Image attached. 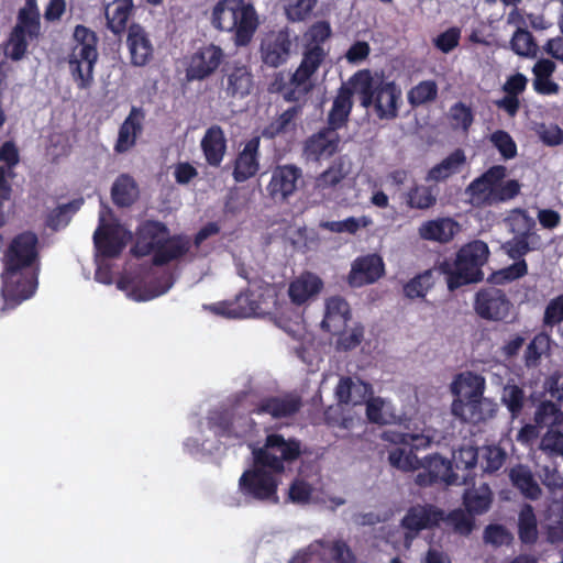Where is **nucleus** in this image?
Segmentation results:
<instances>
[{
  "label": "nucleus",
  "mask_w": 563,
  "mask_h": 563,
  "mask_svg": "<svg viewBox=\"0 0 563 563\" xmlns=\"http://www.w3.org/2000/svg\"><path fill=\"white\" fill-rule=\"evenodd\" d=\"M331 34L329 22L313 23L302 36L300 64L290 76L285 71H276L268 84V91L283 95L288 102H297L308 95L313 88L311 78L328 57L329 52L324 48V44Z\"/></svg>",
  "instance_id": "obj_1"
},
{
  "label": "nucleus",
  "mask_w": 563,
  "mask_h": 563,
  "mask_svg": "<svg viewBox=\"0 0 563 563\" xmlns=\"http://www.w3.org/2000/svg\"><path fill=\"white\" fill-rule=\"evenodd\" d=\"M38 238L32 231L15 235L4 253V287L22 300L30 298L36 288L34 276L22 278V269L31 267L38 257Z\"/></svg>",
  "instance_id": "obj_2"
},
{
  "label": "nucleus",
  "mask_w": 563,
  "mask_h": 563,
  "mask_svg": "<svg viewBox=\"0 0 563 563\" xmlns=\"http://www.w3.org/2000/svg\"><path fill=\"white\" fill-rule=\"evenodd\" d=\"M349 84L353 86L363 108H373L380 120H394L398 117L401 103V89L395 81L384 76H373L369 69L353 74Z\"/></svg>",
  "instance_id": "obj_3"
},
{
  "label": "nucleus",
  "mask_w": 563,
  "mask_h": 563,
  "mask_svg": "<svg viewBox=\"0 0 563 563\" xmlns=\"http://www.w3.org/2000/svg\"><path fill=\"white\" fill-rule=\"evenodd\" d=\"M507 168L494 165L473 179L465 188L467 202L474 208H486L508 202L520 194L517 179H506Z\"/></svg>",
  "instance_id": "obj_4"
},
{
  "label": "nucleus",
  "mask_w": 563,
  "mask_h": 563,
  "mask_svg": "<svg viewBox=\"0 0 563 563\" xmlns=\"http://www.w3.org/2000/svg\"><path fill=\"white\" fill-rule=\"evenodd\" d=\"M211 23L217 30L232 33L236 46H246L258 26V18L245 0H220L212 9Z\"/></svg>",
  "instance_id": "obj_5"
},
{
  "label": "nucleus",
  "mask_w": 563,
  "mask_h": 563,
  "mask_svg": "<svg viewBox=\"0 0 563 563\" xmlns=\"http://www.w3.org/2000/svg\"><path fill=\"white\" fill-rule=\"evenodd\" d=\"M75 45L68 55L67 64L76 87L90 89L93 85V70L98 62V36L91 29L78 24L73 33Z\"/></svg>",
  "instance_id": "obj_6"
},
{
  "label": "nucleus",
  "mask_w": 563,
  "mask_h": 563,
  "mask_svg": "<svg viewBox=\"0 0 563 563\" xmlns=\"http://www.w3.org/2000/svg\"><path fill=\"white\" fill-rule=\"evenodd\" d=\"M489 255L487 244L475 240L462 246L456 253L454 268L444 271L448 274V288L455 290L464 285L482 282L483 265Z\"/></svg>",
  "instance_id": "obj_7"
},
{
  "label": "nucleus",
  "mask_w": 563,
  "mask_h": 563,
  "mask_svg": "<svg viewBox=\"0 0 563 563\" xmlns=\"http://www.w3.org/2000/svg\"><path fill=\"white\" fill-rule=\"evenodd\" d=\"M302 455V443L294 437L286 438L279 432L266 435L262 446L252 449V456L257 464L268 466L274 472L285 473L286 464H292Z\"/></svg>",
  "instance_id": "obj_8"
},
{
  "label": "nucleus",
  "mask_w": 563,
  "mask_h": 563,
  "mask_svg": "<svg viewBox=\"0 0 563 563\" xmlns=\"http://www.w3.org/2000/svg\"><path fill=\"white\" fill-rule=\"evenodd\" d=\"M282 475V472L262 466L257 464L256 459H253L252 467L245 470L239 479V490L246 499L277 504Z\"/></svg>",
  "instance_id": "obj_9"
},
{
  "label": "nucleus",
  "mask_w": 563,
  "mask_h": 563,
  "mask_svg": "<svg viewBox=\"0 0 563 563\" xmlns=\"http://www.w3.org/2000/svg\"><path fill=\"white\" fill-rule=\"evenodd\" d=\"M208 428L217 438L243 440L252 434L256 422L246 415H236L234 408H217L207 417Z\"/></svg>",
  "instance_id": "obj_10"
},
{
  "label": "nucleus",
  "mask_w": 563,
  "mask_h": 563,
  "mask_svg": "<svg viewBox=\"0 0 563 563\" xmlns=\"http://www.w3.org/2000/svg\"><path fill=\"white\" fill-rule=\"evenodd\" d=\"M384 439L395 444L404 445L395 448L389 452L388 461L391 466L405 472L420 468L421 461L413 451L427 446L430 442L428 437L399 431H386Z\"/></svg>",
  "instance_id": "obj_11"
},
{
  "label": "nucleus",
  "mask_w": 563,
  "mask_h": 563,
  "mask_svg": "<svg viewBox=\"0 0 563 563\" xmlns=\"http://www.w3.org/2000/svg\"><path fill=\"white\" fill-rule=\"evenodd\" d=\"M473 307L479 318L499 322L508 318L512 303L503 289L487 286L476 291Z\"/></svg>",
  "instance_id": "obj_12"
},
{
  "label": "nucleus",
  "mask_w": 563,
  "mask_h": 563,
  "mask_svg": "<svg viewBox=\"0 0 563 563\" xmlns=\"http://www.w3.org/2000/svg\"><path fill=\"white\" fill-rule=\"evenodd\" d=\"M292 41L288 27L269 31L261 40L260 55L263 65L278 68L285 65L291 55Z\"/></svg>",
  "instance_id": "obj_13"
},
{
  "label": "nucleus",
  "mask_w": 563,
  "mask_h": 563,
  "mask_svg": "<svg viewBox=\"0 0 563 563\" xmlns=\"http://www.w3.org/2000/svg\"><path fill=\"white\" fill-rule=\"evenodd\" d=\"M302 178L300 167L292 164L277 165L271 172V179L266 186L268 197L278 203L288 202L298 190Z\"/></svg>",
  "instance_id": "obj_14"
},
{
  "label": "nucleus",
  "mask_w": 563,
  "mask_h": 563,
  "mask_svg": "<svg viewBox=\"0 0 563 563\" xmlns=\"http://www.w3.org/2000/svg\"><path fill=\"white\" fill-rule=\"evenodd\" d=\"M224 59L223 49L216 44H206L196 49L189 57L186 78L189 81L205 80L213 75Z\"/></svg>",
  "instance_id": "obj_15"
},
{
  "label": "nucleus",
  "mask_w": 563,
  "mask_h": 563,
  "mask_svg": "<svg viewBox=\"0 0 563 563\" xmlns=\"http://www.w3.org/2000/svg\"><path fill=\"white\" fill-rule=\"evenodd\" d=\"M340 143L341 137L338 131L323 126L305 140L302 157L307 163L328 161L339 152Z\"/></svg>",
  "instance_id": "obj_16"
},
{
  "label": "nucleus",
  "mask_w": 563,
  "mask_h": 563,
  "mask_svg": "<svg viewBox=\"0 0 563 563\" xmlns=\"http://www.w3.org/2000/svg\"><path fill=\"white\" fill-rule=\"evenodd\" d=\"M420 467L422 471L417 474L415 482L421 487H429L437 483L461 484L460 474L453 471L452 462L440 454L426 456Z\"/></svg>",
  "instance_id": "obj_17"
},
{
  "label": "nucleus",
  "mask_w": 563,
  "mask_h": 563,
  "mask_svg": "<svg viewBox=\"0 0 563 563\" xmlns=\"http://www.w3.org/2000/svg\"><path fill=\"white\" fill-rule=\"evenodd\" d=\"M130 233L118 223H104L100 219V224L93 233V243L97 251L106 258L118 257L126 245Z\"/></svg>",
  "instance_id": "obj_18"
},
{
  "label": "nucleus",
  "mask_w": 563,
  "mask_h": 563,
  "mask_svg": "<svg viewBox=\"0 0 563 563\" xmlns=\"http://www.w3.org/2000/svg\"><path fill=\"white\" fill-rule=\"evenodd\" d=\"M451 411L463 422L479 423L495 417L497 405L493 400L482 398H454Z\"/></svg>",
  "instance_id": "obj_19"
},
{
  "label": "nucleus",
  "mask_w": 563,
  "mask_h": 563,
  "mask_svg": "<svg viewBox=\"0 0 563 563\" xmlns=\"http://www.w3.org/2000/svg\"><path fill=\"white\" fill-rule=\"evenodd\" d=\"M169 234L167 225L161 221L146 220L136 230L135 243L131 249L135 257L154 254Z\"/></svg>",
  "instance_id": "obj_20"
},
{
  "label": "nucleus",
  "mask_w": 563,
  "mask_h": 563,
  "mask_svg": "<svg viewBox=\"0 0 563 563\" xmlns=\"http://www.w3.org/2000/svg\"><path fill=\"white\" fill-rule=\"evenodd\" d=\"M385 273V265L377 254L355 258L347 276L351 287L358 288L377 282Z\"/></svg>",
  "instance_id": "obj_21"
},
{
  "label": "nucleus",
  "mask_w": 563,
  "mask_h": 563,
  "mask_svg": "<svg viewBox=\"0 0 563 563\" xmlns=\"http://www.w3.org/2000/svg\"><path fill=\"white\" fill-rule=\"evenodd\" d=\"M444 519V511L433 505L411 506L401 519V527L409 533L417 534L422 530L438 526Z\"/></svg>",
  "instance_id": "obj_22"
},
{
  "label": "nucleus",
  "mask_w": 563,
  "mask_h": 563,
  "mask_svg": "<svg viewBox=\"0 0 563 563\" xmlns=\"http://www.w3.org/2000/svg\"><path fill=\"white\" fill-rule=\"evenodd\" d=\"M223 78L225 79L224 90L231 98H244L251 93L254 86L251 68L241 63H229L223 68Z\"/></svg>",
  "instance_id": "obj_23"
},
{
  "label": "nucleus",
  "mask_w": 563,
  "mask_h": 563,
  "mask_svg": "<svg viewBox=\"0 0 563 563\" xmlns=\"http://www.w3.org/2000/svg\"><path fill=\"white\" fill-rule=\"evenodd\" d=\"M144 119L145 112L142 108H131L130 113L119 128L118 139L113 147L115 153H126L135 146L137 137L143 133Z\"/></svg>",
  "instance_id": "obj_24"
},
{
  "label": "nucleus",
  "mask_w": 563,
  "mask_h": 563,
  "mask_svg": "<svg viewBox=\"0 0 563 563\" xmlns=\"http://www.w3.org/2000/svg\"><path fill=\"white\" fill-rule=\"evenodd\" d=\"M260 137L250 139L236 155L233 167V179L244 183L254 177L260 169Z\"/></svg>",
  "instance_id": "obj_25"
},
{
  "label": "nucleus",
  "mask_w": 563,
  "mask_h": 563,
  "mask_svg": "<svg viewBox=\"0 0 563 563\" xmlns=\"http://www.w3.org/2000/svg\"><path fill=\"white\" fill-rule=\"evenodd\" d=\"M300 408V397L287 394L284 396H269L261 399L251 412L256 415H269L273 418L279 419L296 415Z\"/></svg>",
  "instance_id": "obj_26"
},
{
  "label": "nucleus",
  "mask_w": 563,
  "mask_h": 563,
  "mask_svg": "<svg viewBox=\"0 0 563 563\" xmlns=\"http://www.w3.org/2000/svg\"><path fill=\"white\" fill-rule=\"evenodd\" d=\"M353 86L343 84L333 99L332 107L328 113L327 126L338 131L344 128L349 121L353 108Z\"/></svg>",
  "instance_id": "obj_27"
},
{
  "label": "nucleus",
  "mask_w": 563,
  "mask_h": 563,
  "mask_svg": "<svg viewBox=\"0 0 563 563\" xmlns=\"http://www.w3.org/2000/svg\"><path fill=\"white\" fill-rule=\"evenodd\" d=\"M126 44L131 63L135 66H145L153 57V45L145 32L137 23H132L128 30Z\"/></svg>",
  "instance_id": "obj_28"
},
{
  "label": "nucleus",
  "mask_w": 563,
  "mask_h": 563,
  "mask_svg": "<svg viewBox=\"0 0 563 563\" xmlns=\"http://www.w3.org/2000/svg\"><path fill=\"white\" fill-rule=\"evenodd\" d=\"M200 146L208 165L219 167L227 152V139L223 129L218 124L208 128L201 139Z\"/></svg>",
  "instance_id": "obj_29"
},
{
  "label": "nucleus",
  "mask_w": 563,
  "mask_h": 563,
  "mask_svg": "<svg viewBox=\"0 0 563 563\" xmlns=\"http://www.w3.org/2000/svg\"><path fill=\"white\" fill-rule=\"evenodd\" d=\"M191 247L190 239L185 234L167 235L158 250L153 254L152 263L164 266L184 257Z\"/></svg>",
  "instance_id": "obj_30"
},
{
  "label": "nucleus",
  "mask_w": 563,
  "mask_h": 563,
  "mask_svg": "<svg viewBox=\"0 0 563 563\" xmlns=\"http://www.w3.org/2000/svg\"><path fill=\"white\" fill-rule=\"evenodd\" d=\"M351 318L349 302L340 297L333 296L325 301V313L321 322L322 328L332 333L339 334L346 327V322Z\"/></svg>",
  "instance_id": "obj_31"
},
{
  "label": "nucleus",
  "mask_w": 563,
  "mask_h": 563,
  "mask_svg": "<svg viewBox=\"0 0 563 563\" xmlns=\"http://www.w3.org/2000/svg\"><path fill=\"white\" fill-rule=\"evenodd\" d=\"M508 21L518 24L510 40L511 51L521 57H534L539 46L532 33L521 26L526 24L523 16L517 10H514L510 12Z\"/></svg>",
  "instance_id": "obj_32"
},
{
  "label": "nucleus",
  "mask_w": 563,
  "mask_h": 563,
  "mask_svg": "<svg viewBox=\"0 0 563 563\" xmlns=\"http://www.w3.org/2000/svg\"><path fill=\"white\" fill-rule=\"evenodd\" d=\"M527 84L528 79L521 73L509 76L503 86L505 96L495 102L497 108L504 110L509 117H515L520 109L519 95L526 90Z\"/></svg>",
  "instance_id": "obj_33"
},
{
  "label": "nucleus",
  "mask_w": 563,
  "mask_h": 563,
  "mask_svg": "<svg viewBox=\"0 0 563 563\" xmlns=\"http://www.w3.org/2000/svg\"><path fill=\"white\" fill-rule=\"evenodd\" d=\"M322 288L323 282L319 276L305 272L289 284L288 295L291 302L302 305L318 295Z\"/></svg>",
  "instance_id": "obj_34"
},
{
  "label": "nucleus",
  "mask_w": 563,
  "mask_h": 563,
  "mask_svg": "<svg viewBox=\"0 0 563 563\" xmlns=\"http://www.w3.org/2000/svg\"><path fill=\"white\" fill-rule=\"evenodd\" d=\"M418 231L423 240L448 243L457 233L459 223L451 218H438L423 222Z\"/></svg>",
  "instance_id": "obj_35"
},
{
  "label": "nucleus",
  "mask_w": 563,
  "mask_h": 563,
  "mask_svg": "<svg viewBox=\"0 0 563 563\" xmlns=\"http://www.w3.org/2000/svg\"><path fill=\"white\" fill-rule=\"evenodd\" d=\"M14 31L29 36L30 41H37L41 36V14L36 0H26L19 10Z\"/></svg>",
  "instance_id": "obj_36"
},
{
  "label": "nucleus",
  "mask_w": 563,
  "mask_h": 563,
  "mask_svg": "<svg viewBox=\"0 0 563 563\" xmlns=\"http://www.w3.org/2000/svg\"><path fill=\"white\" fill-rule=\"evenodd\" d=\"M252 296L255 299L254 307L249 306L240 313L264 316L269 313L277 305V292L274 285L261 282L251 287Z\"/></svg>",
  "instance_id": "obj_37"
},
{
  "label": "nucleus",
  "mask_w": 563,
  "mask_h": 563,
  "mask_svg": "<svg viewBox=\"0 0 563 563\" xmlns=\"http://www.w3.org/2000/svg\"><path fill=\"white\" fill-rule=\"evenodd\" d=\"M466 164V156L462 148H456L431 167L426 176L427 181L442 183L459 174Z\"/></svg>",
  "instance_id": "obj_38"
},
{
  "label": "nucleus",
  "mask_w": 563,
  "mask_h": 563,
  "mask_svg": "<svg viewBox=\"0 0 563 563\" xmlns=\"http://www.w3.org/2000/svg\"><path fill=\"white\" fill-rule=\"evenodd\" d=\"M133 0H113L106 7L108 29L115 35L126 30L128 21L133 12Z\"/></svg>",
  "instance_id": "obj_39"
},
{
  "label": "nucleus",
  "mask_w": 563,
  "mask_h": 563,
  "mask_svg": "<svg viewBox=\"0 0 563 563\" xmlns=\"http://www.w3.org/2000/svg\"><path fill=\"white\" fill-rule=\"evenodd\" d=\"M140 196L139 185L129 174H121L111 187V199L117 207L132 206Z\"/></svg>",
  "instance_id": "obj_40"
},
{
  "label": "nucleus",
  "mask_w": 563,
  "mask_h": 563,
  "mask_svg": "<svg viewBox=\"0 0 563 563\" xmlns=\"http://www.w3.org/2000/svg\"><path fill=\"white\" fill-rule=\"evenodd\" d=\"M493 494L487 484L479 488L466 489L463 494V505L470 515H483L492 505Z\"/></svg>",
  "instance_id": "obj_41"
},
{
  "label": "nucleus",
  "mask_w": 563,
  "mask_h": 563,
  "mask_svg": "<svg viewBox=\"0 0 563 563\" xmlns=\"http://www.w3.org/2000/svg\"><path fill=\"white\" fill-rule=\"evenodd\" d=\"M299 111L300 108L298 106H294L285 110L262 130V136L268 140H274L279 135L294 131L296 129V119Z\"/></svg>",
  "instance_id": "obj_42"
},
{
  "label": "nucleus",
  "mask_w": 563,
  "mask_h": 563,
  "mask_svg": "<svg viewBox=\"0 0 563 563\" xmlns=\"http://www.w3.org/2000/svg\"><path fill=\"white\" fill-rule=\"evenodd\" d=\"M509 477L512 485L518 488L525 497L536 500L541 496V488L527 466L517 465L512 467Z\"/></svg>",
  "instance_id": "obj_43"
},
{
  "label": "nucleus",
  "mask_w": 563,
  "mask_h": 563,
  "mask_svg": "<svg viewBox=\"0 0 563 563\" xmlns=\"http://www.w3.org/2000/svg\"><path fill=\"white\" fill-rule=\"evenodd\" d=\"M459 385L456 383L452 385V393L456 395V398L484 397L486 380L479 374L467 372L465 375H461Z\"/></svg>",
  "instance_id": "obj_44"
},
{
  "label": "nucleus",
  "mask_w": 563,
  "mask_h": 563,
  "mask_svg": "<svg viewBox=\"0 0 563 563\" xmlns=\"http://www.w3.org/2000/svg\"><path fill=\"white\" fill-rule=\"evenodd\" d=\"M551 347V338L545 332L537 333L527 344L523 352V363L527 368H537L541 364L542 355Z\"/></svg>",
  "instance_id": "obj_45"
},
{
  "label": "nucleus",
  "mask_w": 563,
  "mask_h": 563,
  "mask_svg": "<svg viewBox=\"0 0 563 563\" xmlns=\"http://www.w3.org/2000/svg\"><path fill=\"white\" fill-rule=\"evenodd\" d=\"M253 302H255V299L250 288L246 291L240 292L233 301L218 302L212 309L216 313L228 318H249L253 314H242L240 311L249 306L254 307Z\"/></svg>",
  "instance_id": "obj_46"
},
{
  "label": "nucleus",
  "mask_w": 563,
  "mask_h": 563,
  "mask_svg": "<svg viewBox=\"0 0 563 563\" xmlns=\"http://www.w3.org/2000/svg\"><path fill=\"white\" fill-rule=\"evenodd\" d=\"M507 222L515 236L540 239L536 233V221L526 210L514 209L508 216Z\"/></svg>",
  "instance_id": "obj_47"
},
{
  "label": "nucleus",
  "mask_w": 563,
  "mask_h": 563,
  "mask_svg": "<svg viewBox=\"0 0 563 563\" xmlns=\"http://www.w3.org/2000/svg\"><path fill=\"white\" fill-rule=\"evenodd\" d=\"M478 461V451L474 446H462L453 454V462L456 471H461L460 483L466 484L472 476V471L476 467Z\"/></svg>",
  "instance_id": "obj_48"
},
{
  "label": "nucleus",
  "mask_w": 563,
  "mask_h": 563,
  "mask_svg": "<svg viewBox=\"0 0 563 563\" xmlns=\"http://www.w3.org/2000/svg\"><path fill=\"white\" fill-rule=\"evenodd\" d=\"M518 536L522 543L533 544L538 539L537 518L532 506L525 505L519 514Z\"/></svg>",
  "instance_id": "obj_49"
},
{
  "label": "nucleus",
  "mask_w": 563,
  "mask_h": 563,
  "mask_svg": "<svg viewBox=\"0 0 563 563\" xmlns=\"http://www.w3.org/2000/svg\"><path fill=\"white\" fill-rule=\"evenodd\" d=\"M406 203L411 209L426 210L437 203V196L431 187L415 185L406 194Z\"/></svg>",
  "instance_id": "obj_50"
},
{
  "label": "nucleus",
  "mask_w": 563,
  "mask_h": 563,
  "mask_svg": "<svg viewBox=\"0 0 563 563\" xmlns=\"http://www.w3.org/2000/svg\"><path fill=\"white\" fill-rule=\"evenodd\" d=\"M438 97V85L434 80H422L413 86L407 95L412 108L434 101Z\"/></svg>",
  "instance_id": "obj_51"
},
{
  "label": "nucleus",
  "mask_w": 563,
  "mask_h": 563,
  "mask_svg": "<svg viewBox=\"0 0 563 563\" xmlns=\"http://www.w3.org/2000/svg\"><path fill=\"white\" fill-rule=\"evenodd\" d=\"M29 42L27 35L11 30L3 46L4 55L13 62L21 60L27 53Z\"/></svg>",
  "instance_id": "obj_52"
},
{
  "label": "nucleus",
  "mask_w": 563,
  "mask_h": 563,
  "mask_svg": "<svg viewBox=\"0 0 563 563\" xmlns=\"http://www.w3.org/2000/svg\"><path fill=\"white\" fill-rule=\"evenodd\" d=\"M346 176L342 163H333L323 170L314 181V187L319 191L334 189Z\"/></svg>",
  "instance_id": "obj_53"
},
{
  "label": "nucleus",
  "mask_w": 563,
  "mask_h": 563,
  "mask_svg": "<svg viewBox=\"0 0 563 563\" xmlns=\"http://www.w3.org/2000/svg\"><path fill=\"white\" fill-rule=\"evenodd\" d=\"M528 274V264L526 260H520L511 265L493 273L488 282L494 285H504L506 283L519 279Z\"/></svg>",
  "instance_id": "obj_54"
},
{
  "label": "nucleus",
  "mask_w": 563,
  "mask_h": 563,
  "mask_svg": "<svg viewBox=\"0 0 563 563\" xmlns=\"http://www.w3.org/2000/svg\"><path fill=\"white\" fill-rule=\"evenodd\" d=\"M473 517V515H470L467 511L459 508L450 511L446 516L444 515V519L442 521H444L446 526L451 527L454 532L467 536L474 528Z\"/></svg>",
  "instance_id": "obj_55"
},
{
  "label": "nucleus",
  "mask_w": 563,
  "mask_h": 563,
  "mask_svg": "<svg viewBox=\"0 0 563 563\" xmlns=\"http://www.w3.org/2000/svg\"><path fill=\"white\" fill-rule=\"evenodd\" d=\"M371 224L372 220L363 216L361 218L349 217L342 221H327L321 227L334 233L347 232L355 234L361 228H366Z\"/></svg>",
  "instance_id": "obj_56"
},
{
  "label": "nucleus",
  "mask_w": 563,
  "mask_h": 563,
  "mask_svg": "<svg viewBox=\"0 0 563 563\" xmlns=\"http://www.w3.org/2000/svg\"><path fill=\"white\" fill-rule=\"evenodd\" d=\"M563 321V294L551 298L543 312L542 325L547 329H553Z\"/></svg>",
  "instance_id": "obj_57"
},
{
  "label": "nucleus",
  "mask_w": 563,
  "mask_h": 563,
  "mask_svg": "<svg viewBox=\"0 0 563 563\" xmlns=\"http://www.w3.org/2000/svg\"><path fill=\"white\" fill-rule=\"evenodd\" d=\"M501 400L511 413V417L516 418L522 411L525 393L522 388L517 385H506L504 387Z\"/></svg>",
  "instance_id": "obj_58"
},
{
  "label": "nucleus",
  "mask_w": 563,
  "mask_h": 563,
  "mask_svg": "<svg viewBox=\"0 0 563 563\" xmlns=\"http://www.w3.org/2000/svg\"><path fill=\"white\" fill-rule=\"evenodd\" d=\"M450 120L453 128H461L464 132H467L474 122L472 108L462 101L454 103L450 108Z\"/></svg>",
  "instance_id": "obj_59"
},
{
  "label": "nucleus",
  "mask_w": 563,
  "mask_h": 563,
  "mask_svg": "<svg viewBox=\"0 0 563 563\" xmlns=\"http://www.w3.org/2000/svg\"><path fill=\"white\" fill-rule=\"evenodd\" d=\"M431 272L426 271L411 278L404 286V294L410 299L422 298L426 296L428 289L431 287Z\"/></svg>",
  "instance_id": "obj_60"
},
{
  "label": "nucleus",
  "mask_w": 563,
  "mask_h": 563,
  "mask_svg": "<svg viewBox=\"0 0 563 563\" xmlns=\"http://www.w3.org/2000/svg\"><path fill=\"white\" fill-rule=\"evenodd\" d=\"M506 452L497 445H488L484 450L482 468L486 473L497 472L505 463Z\"/></svg>",
  "instance_id": "obj_61"
},
{
  "label": "nucleus",
  "mask_w": 563,
  "mask_h": 563,
  "mask_svg": "<svg viewBox=\"0 0 563 563\" xmlns=\"http://www.w3.org/2000/svg\"><path fill=\"white\" fill-rule=\"evenodd\" d=\"M490 141L505 159H511L517 155V145L508 132L497 130L492 134Z\"/></svg>",
  "instance_id": "obj_62"
},
{
  "label": "nucleus",
  "mask_w": 563,
  "mask_h": 563,
  "mask_svg": "<svg viewBox=\"0 0 563 563\" xmlns=\"http://www.w3.org/2000/svg\"><path fill=\"white\" fill-rule=\"evenodd\" d=\"M79 208L77 201L68 202L56 207L47 217L46 223L49 228L57 230L69 221V213L76 212Z\"/></svg>",
  "instance_id": "obj_63"
},
{
  "label": "nucleus",
  "mask_w": 563,
  "mask_h": 563,
  "mask_svg": "<svg viewBox=\"0 0 563 563\" xmlns=\"http://www.w3.org/2000/svg\"><path fill=\"white\" fill-rule=\"evenodd\" d=\"M539 476L542 484L551 492L563 488V474L559 471L555 461L542 466Z\"/></svg>",
  "instance_id": "obj_64"
}]
</instances>
